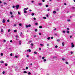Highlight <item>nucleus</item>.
Wrapping results in <instances>:
<instances>
[{"label":"nucleus","instance_id":"obj_14","mask_svg":"<svg viewBox=\"0 0 75 75\" xmlns=\"http://www.w3.org/2000/svg\"><path fill=\"white\" fill-rule=\"evenodd\" d=\"M1 63H4V62L2 61H0Z\"/></svg>","mask_w":75,"mask_h":75},{"label":"nucleus","instance_id":"obj_53","mask_svg":"<svg viewBox=\"0 0 75 75\" xmlns=\"http://www.w3.org/2000/svg\"><path fill=\"white\" fill-rule=\"evenodd\" d=\"M62 60L63 61H64V60H65V59L64 58H62Z\"/></svg>","mask_w":75,"mask_h":75},{"label":"nucleus","instance_id":"obj_35","mask_svg":"<svg viewBox=\"0 0 75 75\" xmlns=\"http://www.w3.org/2000/svg\"><path fill=\"white\" fill-rule=\"evenodd\" d=\"M38 23H35V25H38Z\"/></svg>","mask_w":75,"mask_h":75},{"label":"nucleus","instance_id":"obj_1","mask_svg":"<svg viewBox=\"0 0 75 75\" xmlns=\"http://www.w3.org/2000/svg\"><path fill=\"white\" fill-rule=\"evenodd\" d=\"M19 6H20V5H17L15 7L17 9H18L19 7Z\"/></svg>","mask_w":75,"mask_h":75},{"label":"nucleus","instance_id":"obj_36","mask_svg":"<svg viewBox=\"0 0 75 75\" xmlns=\"http://www.w3.org/2000/svg\"><path fill=\"white\" fill-rule=\"evenodd\" d=\"M57 41H60V40H59V39H57Z\"/></svg>","mask_w":75,"mask_h":75},{"label":"nucleus","instance_id":"obj_47","mask_svg":"<svg viewBox=\"0 0 75 75\" xmlns=\"http://www.w3.org/2000/svg\"><path fill=\"white\" fill-rule=\"evenodd\" d=\"M18 14H19V15H20V12H18Z\"/></svg>","mask_w":75,"mask_h":75},{"label":"nucleus","instance_id":"obj_32","mask_svg":"<svg viewBox=\"0 0 75 75\" xmlns=\"http://www.w3.org/2000/svg\"><path fill=\"white\" fill-rule=\"evenodd\" d=\"M35 32H37V29H35Z\"/></svg>","mask_w":75,"mask_h":75},{"label":"nucleus","instance_id":"obj_4","mask_svg":"<svg viewBox=\"0 0 75 75\" xmlns=\"http://www.w3.org/2000/svg\"><path fill=\"white\" fill-rule=\"evenodd\" d=\"M5 22H6V20H5V19H4L3 20L2 22L3 23H5Z\"/></svg>","mask_w":75,"mask_h":75},{"label":"nucleus","instance_id":"obj_54","mask_svg":"<svg viewBox=\"0 0 75 75\" xmlns=\"http://www.w3.org/2000/svg\"><path fill=\"white\" fill-rule=\"evenodd\" d=\"M15 57H16V58H18V57L16 55L15 56Z\"/></svg>","mask_w":75,"mask_h":75},{"label":"nucleus","instance_id":"obj_52","mask_svg":"<svg viewBox=\"0 0 75 75\" xmlns=\"http://www.w3.org/2000/svg\"><path fill=\"white\" fill-rule=\"evenodd\" d=\"M58 47V46L56 45L55 47V48H57Z\"/></svg>","mask_w":75,"mask_h":75},{"label":"nucleus","instance_id":"obj_18","mask_svg":"<svg viewBox=\"0 0 75 75\" xmlns=\"http://www.w3.org/2000/svg\"><path fill=\"white\" fill-rule=\"evenodd\" d=\"M39 28H42V26H40Z\"/></svg>","mask_w":75,"mask_h":75},{"label":"nucleus","instance_id":"obj_42","mask_svg":"<svg viewBox=\"0 0 75 75\" xmlns=\"http://www.w3.org/2000/svg\"><path fill=\"white\" fill-rule=\"evenodd\" d=\"M26 69H28V67H26Z\"/></svg>","mask_w":75,"mask_h":75},{"label":"nucleus","instance_id":"obj_23","mask_svg":"<svg viewBox=\"0 0 75 75\" xmlns=\"http://www.w3.org/2000/svg\"><path fill=\"white\" fill-rule=\"evenodd\" d=\"M12 7H13V8H15V6H12Z\"/></svg>","mask_w":75,"mask_h":75},{"label":"nucleus","instance_id":"obj_48","mask_svg":"<svg viewBox=\"0 0 75 75\" xmlns=\"http://www.w3.org/2000/svg\"><path fill=\"white\" fill-rule=\"evenodd\" d=\"M46 17H48V14H47L46 15Z\"/></svg>","mask_w":75,"mask_h":75},{"label":"nucleus","instance_id":"obj_41","mask_svg":"<svg viewBox=\"0 0 75 75\" xmlns=\"http://www.w3.org/2000/svg\"><path fill=\"white\" fill-rule=\"evenodd\" d=\"M7 22H10V20H7Z\"/></svg>","mask_w":75,"mask_h":75},{"label":"nucleus","instance_id":"obj_58","mask_svg":"<svg viewBox=\"0 0 75 75\" xmlns=\"http://www.w3.org/2000/svg\"><path fill=\"white\" fill-rule=\"evenodd\" d=\"M51 39H53V37H51Z\"/></svg>","mask_w":75,"mask_h":75},{"label":"nucleus","instance_id":"obj_39","mask_svg":"<svg viewBox=\"0 0 75 75\" xmlns=\"http://www.w3.org/2000/svg\"><path fill=\"white\" fill-rule=\"evenodd\" d=\"M69 33V32L68 31H67V33H68V34Z\"/></svg>","mask_w":75,"mask_h":75},{"label":"nucleus","instance_id":"obj_29","mask_svg":"<svg viewBox=\"0 0 75 75\" xmlns=\"http://www.w3.org/2000/svg\"><path fill=\"white\" fill-rule=\"evenodd\" d=\"M72 8H73V9H74V10H75V8L74 7H72Z\"/></svg>","mask_w":75,"mask_h":75},{"label":"nucleus","instance_id":"obj_11","mask_svg":"<svg viewBox=\"0 0 75 75\" xmlns=\"http://www.w3.org/2000/svg\"><path fill=\"white\" fill-rule=\"evenodd\" d=\"M16 38H18V36L17 35H16Z\"/></svg>","mask_w":75,"mask_h":75},{"label":"nucleus","instance_id":"obj_57","mask_svg":"<svg viewBox=\"0 0 75 75\" xmlns=\"http://www.w3.org/2000/svg\"><path fill=\"white\" fill-rule=\"evenodd\" d=\"M12 55H13V54H12V53H11V54H10V55H11V56H12Z\"/></svg>","mask_w":75,"mask_h":75},{"label":"nucleus","instance_id":"obj_34","mask_svg":"<svg viewBox=\"0 0 75 75\" xmlns=\"http://www.w3.org/2000/svg\"><path fill=\"white\" fill-rule=\"evenodd\" d=\"M2 74H5V72L3 71L2 72Z\"/></svg>","mask_w":75,"mask_h":75},{"label":"nucleus","instance_id":"obj_28","mask_svg":"<svg viewBox=\"0 0 75 75\" xmlns=\"http://www.w3.org/2000/svg\"><path fill=\"white\" fill-rule=\"evenodd\" d=\"M19 26H21L22 25L20 23L19 24Z\"/></svg>","mask_w":75,"mask_h":75},{"label":"nucleus","instance_id":"obj_26","mask_svg":"<svg viewBox=\"0 0 75 75\" xmlns=\"http://www.w3.org/2000/svg\"><path fill=\"white\" fill-rule=\"evenodd\" d=\"M50 37H48L47 38V39L49 40H50Z\"/></svg>","mask_w":75,"mask_h":75},{"label":"nucleus","instance_id":"obj_64","mask_svg":"<svg viewBox=\"0 0 75 75\" xmlns=\"http://www.w3.org/2000/svg\"><path fill=\"white\" fill-rule=\"evenodd\" d=\"M56 58V57H53V58Z\"/></svg>","mask_w":75,"mask_h":75},{"label":"nucleus","instance_id":"obj_46","mask_svg":"<svg viewBox=\"0 0 75 75\" xmlns=\"http://www.w3.org/2000/svg\"><path fill=\"white\" fill-rule=\"evenodd\" d=\"M59 10V9L58 8H57L56 9L57 11H58Z\"/></svg>","mask_w":75,"mask_h":75},{"label":"nucleus","instance_id":"obj_33","mask_svg":"<svg viewBox=\"0 0 75 75\" xmlns=\"http://www.w3.org/2000/svg\"><path fill=\"white\" fill-rule=\"evenodd\" d=\"M1 56H3V54L1 53Z\"/></svg>","mask_w":75,"mask_h":75},{"label":"nucleus","instance_id":"obj_8","mask_svg":"<svg viewBox=\"0 0 75 75\" xmlns=\"http://www.w3.org/2000/svg\"><path fill=\"white\" fill-rule=\"evenodd\" d=\"M53 14H55V13H56V11H54L53 12Z\"/></svg>","mask_w":75,"mask_h":75},{"label":"nucleus","instance_id":"obj_50","mask_svg":"<svg viewBox=\"0 0 75 75\" xmlns=\"http://www.w3.org/2000/svg\"><path fill=\"white\" fill-rule=\"evenodd\" d=\"M54 35H57V33H55Z\"/></svg>","mask_w":75,"mask_h":75},{"label":"nucleus","instance_id":"obj_6","mask_svg":"<svg viewBox=\"0 0 75 75\" xmlns=\"http://www.w3.org/2000/svg\"><path fill=\"white\" fill-rule=\"evenodd\" d=\"M1 33H3V29L1 28Z\"/></svg>","mask_w":75,"mask_h":75},{"label":"nucleus","instance_id":"obj_60","mask_svg":"<svg viewBox=\"0 0 75 75\" xmlns=\"http://www.w3.org/2000/svg\"><path fill=\"white\" fill-rule=\"evenodd\" d=\"M39 50H41V48L40 47V48H39Z\"/></svg>","mask_w":75,"mask_h":75},{"label":"nucleus","instance_id":"obj_22","mask_svg":"<svg viewBox=\"0 0 75 75\" xmlns=\"http://www.w3.org/2000/svg\"><path fill=\"white\" fill-rule=\"evenodd\" d=\"M31 15H32V16H34V13H32L31 14Z\"/></svg>","mask_w":75,"mask_h":75},{"label":"nucleus","instance_id":"obj_45","mask_svg":"<svg viewBox=\"0 0 75 75\" xmlns=\"http://www.w3.org/2000/svg\"><path fill=\"white\" fill-rule=\"evenodd\" d=\"M44 58H45V57H43L42 58V59H44Z\"/></svg>","mask_w":75,"mask_h":75},{"label":"nucleus","instance_id":"obj_12","mask_svg":"<svg viewBox=\"0 0 75 75\" xmlns=\"http://www.w3.org/2000/svg\"><path fill=\"white\" fill-rule=\"evenodd\" d=\"M13 26H14V27H16V26H17V25H16V24H14L13 25Z\"/></svg>","mask_w":75,"mask_h":75},{"label":"nucleus","instance_id":"obj_21","mask_svg":"<svg viewBox=\"0 0 75 75\" xmlns=\"http://www.w3.org/2000/svg\"><path fill=\"white\" fill-rule=\"evenodd\" d=\"M43 18H44V19H47V17H43Z\"/></svg>","mask_w":75,"mask_h":75},{"label":"nucleus","instance_id":"obj_9","mask_svg":"<svg viewBox=\"0 0 75 75\" xmlns=\"http://www.w3.org/2000/svg\"><path fill=\"white\" fill-rule=\"evenodd\" d=\"M28 75H31V73L30 72H29L28 73Z\"/></svg>","mask_w":75,"mask_h":75},{"label":"nucleus","instance_id":"obj_49","mask_svg":"<svg viewBox=\"0 0 75 75\" xmlns=\"http://www.w3.org/2000/svg\"><path fill=\"white\" fill-rule=\"evenodd\" d=\"M66 64H68V62H66Z\"/></svg>","mask_w":75,"mask_h":75},{"label":"nucleus","instance_id":"obj_40","mask_svg":"<svg viewBox=\"0 0 75 75\" xmlns=\"http://www.w3.org/2000/svg\"><path fill=\"white\" fill-rule=\"evenodd\" d=\"M46 7H48V5H46Z\"/></svg>","mask_w":75,"mask_h":75},{"label":"nucleus","instance_id":"obj_24","mask_svg":"<svg viewBox=\"0 0 75 75\" xmlns=\"http://www.w3.org/2000/svg\"><path fill=\"white\" fill-rule=\"evenodd\" d=\"M16 32H17V30H14V33H16Z\"/></svg>","mask_w":75,"mask_h":75},{"label":"nucleus","instance_id":"obj_31","mask_svg":"<svg viewBox=\"0 0 75 75\" xmlns=\"http://www.w3.org/2000/svg\"><path fill=\"white\" fill-rule=\"evenodd\" d=\"M71 21V20H70V19H68V20H67V21H69H69Z\"/></svg>","mask_w":75,"mask_h":75},{"label":"nucleus","instance_id":"obj_17","mask_svg":"<svg viewBox=\"0 0 75 75\" xmlns=\"http://www.w3.org/2000/svg\"><path fill=\"white\" fill-rule=\"evenodd\" d=\"M25 74H27V71H25L23 72Z\"/></svg>","mask_w":75,"mask_h":75},{"label":"nucleus","instance_id":"obj_55","mask_svg":"<svg viewBox=\"0 0 75 75\" xmlns=\"http://www.w3.org/2000/svg\"><path fill=\"white\" fill-rule=\"evenodd\" d=\"M71 54H73V52H71Z\"/></svg>","mask_w":75,"mask_h":75},{"label":"nucleus","instance_id":"obj_59","mask_svg":"<svg viewBox=\"0 0 75 75\" xmlns=\"http://www.w3.org/2000/svg\"><path fill=\"white\" fill-rule=\"evenodd\" d=\"M10 42H13V41L11 40L10 41Z\"/></svg>","mask_w":75,"mask_h":75},{"label":"nucleus","instance_id":"obj_7","mask_svg":"<svg viewBox=\"0 0 75 75\" xmlns=\"http://www.w3.org/2000/svg\"><path fill=\"white\" fill-rule=\"evenodd\" d=\"M21 41H19V45H21Z\"/></svg>","mask_w":75,"mask_h":75},{"label":"nucleus","instance_id":"obj_37","mask_svg":"<svg viewBox=\"0 0 75 75\" xmlns=\"http://www.w3.org/2000/svg\"><path fill=\"white\" fill-rule=\"evenodd\" d=\"M44 62H45V61H46V59H44Z\"/></svg>","mask_w":75,"mask_h":75},{"label":"nucleus","instance_id":"obj_16","mask_svg":"<svg viewBox=\"0 0 75 75\" xmlns=\"http://www.w3.org/2000/svg\"><path fill=\"white\" fill-rule=\"evenodd\" d=\"M5 66H7V65H8V64H7L6 63L5 64Z\"/></svg>","mask_w":75,"mask_h":75},{"label":"nucleus","instance_id":"obj_43","mask_svg":"<svg viewBox=\"0 0 75 75\" xmlns=\"http://www.w3.org/2000/svg\"><path fill=\"white\" fill-rule=\"evenodd\" d=\"M62 32L63 33H65V31H62Z\"/></svg>","mask_w":75,"mask_h":75},{"label":"nucleus","instance_id":"obj_10","mask_svg":"<svg viewBox=\"0 0 75 75\" xmlns=\"http://www.w3.org/2000/svg\"><path fill=\"white\" fill-rule=\"evenodd\" d=\"M24 13H27V11H24Z\"/></svg>","mask_w":75,"mask_h":75},{"label":"nucleus","instance_id":"obj_25","mask_svg":"<svg viewBox=\"0 0 75 75\" xmlns=\"http://www.w3.org/2000/svg\"><path fill=\"white\" fill-rule=\"evenodd\" d=\"M11 18H13L14 17V16L13 15H12V16H11Z\"/></svg>","mask_w":75,"mask_h":75},{"label":"nucleus","instance_id":"obj_56","mask_svg":"<svg viewBox=\"0 0 75 75\" xmlns=\"http://www.w3.org/2000/svg\"><path fill=\"white\" fill-rule=\"evenodd\" d=\"M7 4V3H4V5H5V4Z\"/></svg>","mask_w":75,"mask_h":75},{"label":"nucleus","instance_id":"obj_51","mask_svg":"<svg viewBox=\"0 0 75 75\" xmlns=\"http://www.w3.org/2000/svg\"><path fill=\"white\" fill-rule=\"evenodd\" d=\"M32 42V41H29V42Z\"/></svg>","mask_w":75,"mask_h":75},{"label":"nucleus","instance_id":"obj_5","mask_svg":"<svg viewBox=\"0 0 75 75\" xmlns=\"http://www.w3.org/2000/svg\"><path fill=\"white\" fill-rule=\"evenodd\" d=\"M31 46H30V47L31 48H32V47H33V45H34V44H33V43H32L31 44Z\"/></svg>","mask_w":75,"mask_h":75},{"label":"nucleus","instance_id":"obj_13","mask_svg":"<svg viewBox=\"0 0 75 75\" xmlns=\"http://www.w3.org/2000/svg\"><path fill=\"white\" fill-rule=\"evenodd\" d=\"M64 42H63L62 43V45L63 46H64Z\"/></svg>","mask_w":75,"mask_h":75},{"label":"nucleus","instance_id":"obj_61","mask_svg":"<svg viewBox=\"0 0 75 75\" xmlns=\"http://www.w3.org/2000/svg\"><path fill=\"white\" fill-rule=\"evenodd\" d=\"M64 5H65V6H66L67 5V4H66V3H65L64 4Z\"/></svg>","mask_w":75,"mask_h":75},{"label":"nucleus","instance_id":"obj_30","mask_svg":"<svg viewBox=\"0 0 75 75\" xmlns=\"http://www.w3.org/2000/svg\"><path fill=\"white\" fill-rule=\"evenodd\" d=\"M11 31V30H10V29H9L8 30V32H10Z\"/></svg>","mask_w":75,"mask_h":75},{"label":"nucleus","instance_id":"obj_27","mask_svg":"<svg viewBox=\"0 0 75 75\" xmlns=\"http://www.w3.org/2000/svg\"><path fill=\"white\" fill-rule=\"evenodd\" d=\"M40 45H41V46H43V45L42 44H40Z\"/></svg>","mask_w":75,"mask_h":75},{"label":"nucleus","instance_id":"obj_62","mask_svg":"<svg viewBox=\"0 0 75 75\" xmlns=\"http://www.w3.org/2000/svg\"><path fill=\"white\" fill-rule=\"evenodd\" d=\"M67 30H69V28H67Z\"/></svg>","mask_w":75,"mask_h":75},{"label":"nucleus","instance_id":"obj_15","mask_svg":"<svg viewBox=\"0 0 75 75\" xmlns=\"http://www.w3.org/2000/svg\"><path fill=\"white\" fill-rule=\"evenodd\" d=\"M10 14L11 15H12V14H13V13L11 12H10Z\"/></svg>","mask_w":75,"mask_h":75},{"label":"nucleus","instance_id":"obj_44","mask_svg":"<svg viewBox=\"0 0 75 75\" xmlns=\"http://www.w3.org/2000/svg\"><path fill=\"white\" fill-rule=\"evenodd\" d=\"M33 19L34 20H36V18H34Z\"/></svg>","mask_w":75,"mask_h":75},{"label":"nucleus","instance_id":"obj_38","mask_svg":"<svg viewBox=\"0 0 75 75\" xmlns=\"http://www.w3.org/2000/svg\"><path fill=\"white\" fill-rule=\"evenodd\" d=\"M28 51H29V52H31V50H30V49H29Z\"/></svg>","mask_w":75,"mask_h":75},{"label":"nucleus","instance_id":"obj_3","mask_svg":"<svg viewBox=\"0 0 75 75\" xmlns=\"http://www.w3.org/2000/svg\"><path fill=\"white\" fill-rule=\"evenodd\" d=\"M74 43H71V48H74Z\"/></svg>","mask_w":75,"mask_h":75},{"label":"nucleus","instance_id":"obj_63","mask_svg":"<svg viewBox=\"0 0 75 75\" xmlns=\"http://www.w3.org/2000/svg\"><path fill=\"white\" fill-rule=\"evenodd\" d=\"M6 40H4V42H6Z\"/></svg>","mask_w":75,"mask_h":75},{"label":"nucleus","instance_id":"obj_19","mask_svg":"<svg viewBox=\"0 0 75 75\" xmlns=\"http://www.w3.org/2000/svg\"><path fill=\"white\" fill-rule=\"evenodd\" d=\"M34 53L35 54H37V52H34Z\"/></svg>","mask_w":75,"mask_h":75},{"label":"nucleus","instance_id":"obj_2","mask_svg":"<svg viewBox=\"0 0 75 75\" xmlns=\"http://www.w3.org/2000/svg\"><path fill=\"white\" fill-rule=\"evenodd\" d=\"M26 28H28V27H31V25H26Z\"/></svg>","mask_w":75,"mask_h":75},{"label":"nucleus","instance_id":"obj_20","mask_svg":"<svg viewBox=\"0 0 75 75\" xmlns=\"http://www.w3.org/2000/svg\"><path fill=\"white\" fill-rule=\"evenodd\" d=\"M39 6H40V5H42V4H41V3H39Z\"/></svg>","mask_w":75,"mask_h":75}]
</instances>
